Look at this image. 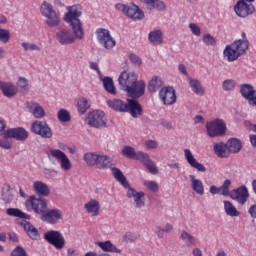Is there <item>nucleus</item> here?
<instances>
[{
    "instance_id": "f257e3e1",
    "label": "nucleus",
    "mask_w": 256,
    "mask_h": 256,
    "mask_svg": "<svg viewBox=\"0 0 256 256\" xmlns=\"http://www.w3.org/2000/svg\"><path fill=\"white\" fill-rule=\"evenodd\" d=\"M247 50V41H234L223 50V58L226 59L228 63H233V61H237L241 55H245Z\"/></svg>"
},
{
    "instance_id": "f03ea898",
    "label": "nucleus",
    "mask_w": 256,
    "mask_h": 256,
    "mask_svg": "<svg viewBox=\"0 0 256 256\" xmlns=\"http://www.w3.org/2000/svg\"><path fill=\"white\" fill-rule=\"evenodd\" d=\"M25 207L28 211H33L36 215H39L41 219L49 208V200L43 197L37 198L30 196V198L25 201Z\"/></svg>"
},
{
    "instance_id": "7ed1b4c3",
    "label": "nucleus",
    "mask_w": 256,
    "mask_h": 256,
    "mask_svg": "<svg viewBox=\"0 0 256 256\" xmlns=\"http://www.w3.org/2000/svg\"><path fill=\"white\" fill-rule=\"evenodd\" d=\"M40 11L42 16L45 17V23L48 27H59L61 17L53 9V5L49 4L47 1H44L40 6Z\"/></svg>"
},
{
    "instance_id": "20e7f679",
    "label": "nucleus",
    "mask_w": 256,
    "mask_h": 256,
    "mask_svg": "<svg viewBox=\"0 0 256 256\" xmlns=\"http://www.w3.org/2000/svg\"><path fill=\"white\" fill-rule=\"evenodd\" d=\"M115 9L117 11H122L126 17L132 19V21H141V19H145V12L139 8V6L132 4V5H125V4H116Z\"/></svg>"
},
{
    "instance_id": "39448f33",
    "label": "nucleus",
    "mask_w": 256,
    "mask_h": 256,
    "mask_svg": "<svg viewBox=\"0 0 256 256\" xmlns=\"http://www.w3.org/2000/svg\"><path fill=\"white\" fill-rule=\"evenodd\" d=\"M46 155L49 161H53V159L59 161L60 167L63 171H71V160H69V157H67L65 152L61 151L60 149L49 148Z\"/></svg>"
},
{
    "instance_id": "423d86ee",
    "label": "nucleus",
    "mask_w": 256,
    "mask_h": 256,
    "mask_svg": "<svg viewBox=\"0 0 256 256\" xmlns=\"http://www.w3.org/2000/svg\"><path fill=\"white\" fill-rule=\"evenodd\" d=\"M86 123L89 127H94V129H103V127H107V117L105 116V112L94 110L89 112Z\"/></svg>"
},
{
    "instance_id": "0eeeda50",
    "label": "nucleus",
    "mask_w": 256,
    "mask_h": 256,
    "mask_svg": "<svg viewBox=\"0 0 256 256\" xmlns=\"http://www.w3.org/2000/svg\"><path fill=\"white\" fill-rule=\"evenodd\" d=\"M30 131L34 133V135H39L42 139H51L53 137V130L45 121H34L31 124Z\"/></svg>"
},
{
    "instance_id": "6e6552de",
    "label": "nucleus",
    "mask_w": 256,
    "mask_h": 256,
    "mask_svg": "<svg viewBox=\"0 0 256 256\" xmlns=\"http://www.w3.org/2000/svg\"><path fill=\"white\" fill-rule=\"evenodd\" d=\"M96 36L98 43L106 49H113L117 45L115 38L111 36V32L105 28H98L96 30Z\"/></svg>"
},
{
    "instance_id": "1a4fd4ad",
    "label": "nucleus",
    "mask_w": 256,
    "mask_h": 256,
    "mask_svg": "<svg viewBox=\"0 0 256 256\" xmlns=\"http://www.w3.org/2000/svg\"><path fill=\"white\" fill-rule=\"evenodd\" d=\"M63 219V211L59 208H47L40 220L48 225H57Z\"/></svg>"
},
{
    "instance_id": "9d476101",
    "label": "nucleus",
    "mask_w": 256,
    "mask_h": 256,
    "mask_svg": "<svg viewBox=\"0 0 256 256\" xmlns=\"http://www.w3.org/2000/svg\"><path fill=\"white\" fill-rule=\"evenodd\" d=\"M44 239L50 245H53L55 249L61 250L65 247V237L59 231L50 230L44 234Z\"/></svg>"
},
{
    "instance_id": "9b49d317",
    "label": "nucleus",
    "mask_w": 256,
    "mask_h": 256,
    "mask_svg": "<svg viewBox=\"0 0 256 256\" xmlns=\"http://www.w3.org/2000/svg\"><path fill=\"white\" fill-rule=\"evenodd\" d=\"M207 134L209 137H219L221 135H225V131L227 126L225 122L221 119H216L212 122H208L206 124Z\"/></svg>"
},
{
    "instance_id": "f8f14e48",
    "label": "nucleus",
    "mask_w": 256,
    "mask_h": 256,
    "mask_svg": "<svg viewBox=\"0 0 256 256\" xmlns=\"http://www.w3.org/2000/svg\"><path fill=\"white\" fill-rule=\"evenodd\" d=\"M137 80H138L137 73L127 72L125 70L120 74L118 78L119 85L121 89H123V91H128L130 87H132L133 85H135V83H137Z\"/></svg>"
},
{
    "instance_id": "ddd939ff",
    "label": "nucleus",
    "mask_w": 256,
    "mask_h": 256,
    "mask_svg": "<svg viewBox=\"0 0 256 256\" xmlns=\"http://www.w3.org/2000/svg\"><path fill=\"white\" fill-rule=\"evenodd\" d=\"M159 98L164 105H173L177 103V94L171 86L162 87L159 91Z\"/></svg>"
},
{
    "instance_id": "4468645a",
    "label": "nucleus",
    "mask_w": 256,
    "mask_h": 256,
    "mask_svg": "<svg viewBox=\"0 0 256 256\" xmlns=\"http://www.w3.org/2000/svg\"><path fill=\"white\" fill-rule=\"evenodd\" d=\"M234 11L238 17H249L255 13V6L244 2V0H239L234 6Z\"/></svg>"
},
{
    "instance_id": "2eb2a0df",
    "label": "nucleus",
    "mask_w": 256,
    "mask_h": 256,
    "mask_svg": "<svg viewBox=\"0 0 256 256\" xmlns=\"http://www.w3.org/2000/svg\"><path fill=\"white\" fill-rule=\"evenodd\" d=\"M56 41L60 43V45H72V43H75V37H73L71 30L58 28L56 31Z\"/></svg>"
},
{
    "instance_id": "dca6fc26",
    "label": "nucleus",
    "mask_w": 256,
    "mask_h": 256,
    "mask_svg": "<svg viewBox=\"0 0 256 256\" xmlns=\"http://www.w3.org/2000/svg\"><path fill=\"white\" fill-rule=\"evenodd\" d=\"M228 196L234 201H237L240 205H245L247 199H249V190L247 189V186L242 185L239 188L232 190Z\"/></svg>"
},
{
    "instance_id": "f3484780",
    "label": "nucleus",
    "mask_w": 256,
    "mask_h": 256,
    "mask_svg": "<svg viewBox=\"0 0 256 256\" xmlns=\"http://www.w3.org/2000/svg\"><path fill=\"white\" fill-rule=\"evenodd\" d=\"M126 196L128 199H134V204L136 209H143L145 207V192H138L135 188L131 186L127 188Z\"/></svg>"
},
{
    "instance_id": "a211bd4d",
    "label": "nucleus",
    "mask_w": 256,
    "mask_h": 256,
    "mask_svg": "<svg viewBox=\"0 0 256 256\" xmlns=\"http://www.w3.org/2000/svg\"><path fill=\"white\" fill-rule=\"evenodd\" d=\"M126 107V113H129L133 119H137V117L143 115V106L135 98L127 99Z\"/></svg>"
},
{
    "instance_id": "6ab92c4d",
    "label": "nucleus",
    "mask_w": 256,
    "mask_h": 256,
    "mask_svg": "<svg viewBox=\"0 0 256 256\" xmlns=\"http://www.w3.org/2000/svg\"><path fill=\"white\" fill-rule=\"evenodd\" d=\"M126 93L132 99H139V97H143V95H145V81L136 80V82L128 88Z\"/></svg>"
},
{
    "instance_id": "aec40b11",
    "label": "nucleus",
    "mask_w": 256,
    "mask_h": 256,
    "mask_svg": "<svg viewBox=\"0 0 256 256\" xmlns=\"http://www.w3.org/2000/svg\"><path fill=\"white\" fill-rule=\"evenodd\" d=\"M66 9L68 11L64 16V21L66 22L80 20L79 18L83 15V7L79 4L68 6Z\"/></svg>"
},
{
    "instance_id": "412c9836",
    "label": "nucleus",
    "mask_w": 256,
    "mask_h": 256,
    "mask_svg": "<svg viewBox=\"0 0 256 256\" xmlns=\"http://www.w3.org/2000/svg\"><path fill=\"white\" fill-rule=\"evenodd\" d=\"M0 91H2L4 97L12 99L19 93V88L13 82L0 81Z\"/></svg>"
},
{
    "instance_id": "4be33fe9",
    "label": "nucleus",
    "mask_w": 256,
    "mask_h": 256,
    "mask_svg": "<svg viewBox=\"0 0 256 256\" xmlns=\"http://www.w3.org/2000/svg\"><path fill=\"white\" fill-rule=\"evenodd\" d=\"M66 23H69L72 29L74 41H82V39H85V30H83V23H81V20H74Z\"/></svg>"
},
{
    "instance_id": "5701e85b",
    "label": "nucleus",
    "mask_w": 256,
    "mask_h": 256,
    "mask_svg": "<svg viewBox=\"0 0 256 256\" xmlns=\"http://www.w3.org/2000/svg\"><path fill=\"white\" fill-rule=\"evenodd\" d=\"M7 135L16 141H27L29 139V132L23 127L8 128Z\"/></svg>"
},
{
    "instance_id": "b1692460",
    "label": "nucleus",
    "mask_w": 256,
    "mask_h": 256,
    "mask_svg": "<svg viewBox=\"0 0 256 256\" xmlns=\"http://www.w3.org/2000/svg\"><path fill=\"white\" fill-rule=\"evenodd\" d=\"M229 187H231V180L226 179L221 187L215 185L210 186L209 193L211 195H223V197H229Z\"/></svg>"
},
{
    "instance_id": "393cba45",
    "label": "nucleus",
    "mask_w": 256,
    "mask_h": 256,
    "mask_svg": "<svg viewBox=\"0 0 256 256\" xmlns=\"http://www.w3.org/2000/svg\"><path fill=\"white\" fill-rule=\"evenodd\" d=\"M184 157L187 163L190 165V167H193V169H197V171H199L200 173H205V171H207V168H205L203 164L199 163L197 159H195L191 150L185 149Z\"/></svg>"
},
{
    "instance_id": "a878e982",
    "label": "nucleus",
    "mask_w": 256,
    "mask_h": 256,
    "mask_svg": "<svg viewBox=\"0 0 256 256\" xmlns=\"http://www.w3.org/2000/svg\"><path fill=\"white\" fill-rule=\"evenodd\" d=\"M26 107L35 119H43L45 117V109H43L41 104L31 101L26 103Z\"/></svg>"
},
{
    "instance_id": "bb28decb",
    "label": "nucleus",
    "mask_w": 256,
    "mask_h": 256,
    "mask_svg": "<svg viewBox=\"0 0 256 256\" xmlns=\"http://www.w3.org/2000/svg\"><path fill=\"white\" fill-rule=\"evenodd\" d=\"M84 209L88 215L97 217V215H99V211H101V203L98 200L91 198L84 204Z\"/></svg>"
},
{
    "instance_id": "cd10ccee",
    "label": "nucleus",
    "mask_w": 256,
    "mask_h": 256,
    "mask_svg": "<svg viewBox=\"0 0 256 256\" xmlns=\"http://www.w3.org/2000/svg\"><path fill=\"white\" fill-rule=\"evenodd\" d=\"M18 223L19 225H21V227H23L24 231H26L30 239H33L35 241L39 239V230L33 224H31L27 220H21V221H18Z\"/></svg>"
},
{
    "instance_id": "c85d7f7f",
    "label": "nucleus",
    "mask_w": 256,
    "mask_h": 256,
    "mask_svg": "<svg viewBox=\"0 0 256 256\" xmlns=\"http://www.w3.org/2000/svg\"><path fill=\"white\" fill-rule=\"evenodd\" d=\"M33 191L39 195V197H49V195H51L49 186L42 181H35L33 183Z\"/></svg>"
},
{
    "instance_id": "c756f323",
    "label": "nucleus",
    "mask_w": 256,
    "mask_h": 256,
    "mask_svg": "<svg viewBox=\"0 0 256 256\" xmlns=\"http://www.w3.org/2000/svg\"><path fill=\"white\" fill-rule=\"evenodd\" d=\"M141 3H143L149 11H153V9H156V11H165V9H167L165 2L161 0H141Z\"/></svg>"
},
{
    "instance_id": "7c9ffc66",
    "label": "nucleus",
    "mask_w": 256,
    "mask_h": 256,
    "mask_svg": "<svg viewBox=\"0 0 256 256\" xmlns=\"http://www.w3.org/2000/svg\"><path fill=\"white\" fill-rule=\"evenodd\" d=\"M189 179L191 181V189L194 190L197 195H205V186L203 185V181L197 179L193 174L189 175Z\"/></svg>"
},
{
    "instance_id": "2f4dec72",
    "label": "nucleus",
    "mask_w": 256,
    "mask_h": 256,
    "mask_svg": "<svg viewBox=\"0 0 256 256\" xmlns=\"http://www.w3.org/2000/svg\"><path fill=\"white\" fill-rule=\"evenodd\" d=\"M214 153L220 159H227V157L230 155L227 143L225 144V142H217L214 144Z\"/></svg>"
},
{
    "instance_id": "473e14b6",
    "label": "nucleus",
    "mask_w": 256,
    "mask_h": 256,
    "mask_svg": "<svg viewBox=\"0 0 256 256\" xmlns=\"http://www.w3.org/2000/svg\"><path fill=\"white\" fill-rule=\"evenodd\" d=\"M107 105L110 109H113L118 113H126L127 111V102H124L121 99L108 100Z\"/></svg>"
},
{
    "instance_id": "72a5a7b5",
    "label": "nucleus",
    "mask_w": 256,
    "mask_h": 256,
    "mask_svg": "<svg viewBox=\"0 0 256 256\" xmlns=\"http://www.w3.org/2000/svg\"><path fill=\"white\" fill-rule=\"evenodd\" d=\"M148 41L152 45H163V31L155 29L149 32Z\"/></svg>"
},
{
    "instance_id": "f704fd0d",
    "label": "nucleus",
    "mask_w": 256,
    "mask_h": 256,
    "mask_svg": "<svg viewBox=\"0 0 256 256\" xmlns=\"http://www.w3.org/2000/svg\"><path fill=\"white\" fill-rule=\"evenodd\" d=\"M97 247L102 249L105 253H121V249L117 248L111 240L104 242H96Z\"/></svg>"
},
{
    "instance_id": "c9c22d12",
    "label": "nucleus",
    "mask_w": 256,
    "mask_h": 256,
    "mask_svg": "<svg viewBox=\"0 0 256 256\" xmlns=\"http://www.w3.org/2000/svg\"><path fill=\"white\" fill-rule=\"evenodd\" d=\"M111 171L114 179H116V181L121 183V185H123L125 189H128V187H131V185L129 184V181H127V178L125 177L121 169L117 167H112Z\"/></svg>"
},
{
    "instance_id": "e433bc0d",
    "label": "nucleus",
    "mask_w": 256,
    "mask_h": 256,
    "mask_svg": "<svg viewBox=\"0 0 256 256\" xmlns=\"http://www.w3.org/2000/svg\"><path fill=\"white\" fill-rule=\"evenodd\" d=\"M96 166L97 169H109V167H113V160L105 154H98Z\"/></svg>"
},
{
    "instance_id": "4c0bfd02",
    "label": "nucleus",
    "mask_w": 256,
    "mask_h": 256,
    "mask_svg": "<svg viewBox=\"0 0 256 256\" xmlns=\"http://www.w3.org/2000/svg\"><path fill=\"white\" fill-rule=\"evenodd\" d=\"M227 147H228V151L229 153H239V151H241V149L243 148V143L241 142V140L237 139V138H230L227 143H226Z\"/></svg>"
},
{
    "instance_id": "58836bf2",
    "label": "nucleus",
    "mask_w": 256,
    "mask_h": 256,
    "mask_svg": "<svg viewBox=\"0 0 256 256\" xmlns=\"http://www.w3.org/2000/svg\"><path fill=\"white\" fill-rule=\"evenodd\" d=\"M189 85L196 95H199L200 97H203L205 95V89L201 85V82L197 79L189 78Z\"/></svg>"
},
{
    "instance_id": "ea45409f",
    "label": "nucleus",
    "mask_w": 256,
    "mask_h": 256,
    "mask_svg": "<svg viewBox=\"0 0 256 256\" xmlns=\"http://www.w3.org/2000/svg\"><path fill=\"white\" fill-rule=\"evenodd\" d=\"M240 93L242 97L245 98L246 101H248L249 99H251V97H253V95H255V88L251 84H241Z\"/></svg>"
},
{
    "instance_id": "a19ab883",
    "label": "nucleus",
    "mask_w": 256,
    "mask_h": 256,
    "mask_svg": "<svg viewBox=\"0 0 256 256\" xmlns=\"http://www.w3.org/2000/svg\"><path fill=\"white\" fill-rule=\"evenodd\" d=\"M163 87V80L157 76H153L148 84L150 93H157Z\"/></svg>"
},
{
    "instance_id": "79ce46f5",
    "label": "nucleus",
    "mask_w": 256,
    "mask_h": 256,
    "mask_svg": "<svg viewBox=\"0 0 256 256\" xmlns=\"http://www.w3.org/2000/svg\"><path fill=\"white\" fill-rule=\"evenodd\" d=\"M103 83V87L107 93L110 95H117V91L115 90V84L113 83V78L111 77H104L101 79Z\"/></svg>"
},
{
    "instance_id": "37998d69",
    "label": "nucleus",
    "mask_w": 256,
    "mask_h": 256,
    "mask_svg": "<svg viewBox=\"0 0 256 256\" xmlns=\"http://www.w3.org/2000/svg\"><path fill=\"white\" fill-rule=\"evenodd\" d=\"M2 201L4 203H11L13 201V189L9 184H4L2 187Z\"/></svg>"
},
{
    "instance_id": "c03bdc74",
    "label": "nucleus",
    "mask_w": 256,
    "mask_h": 256,
    "mask_svg": "<svg viewBox=\"0 0 256 256\" xmlns=\"http://www.w3.org/2000/svg\"><path fill=\"white\" fill-rule=\"evenodd\" d=\"M90 107H91V104L89 103V100L87 98L81 97L77 100V109L80 115H85V113H87V110Z\"/></svg>"
},
{
    "instance_id": "a18cd8bd",
    "label": "nucleus",
    "mask_w": 256,
    "mask_h": 256,
    "mask_svg": "<svg viewBox=\"0 0 256 256\" xmlns=\"http://www.w3.org/2000/svg\"><path fill=\"white\" fill-rule=\"evenodd\" d=\"M6 214L9 217H19V219H31V215L26 214L18 208H8L6 209Z\"/></svg>"
},
{
    "instance_id": "49530a36",
    "label": "nucleus",
    "mask_w": 256,
    "mask_h": 256,
    "mask_svg": "<svg viewBox=\"0 0 256 256\" xmlns=\"http://www.w3.org/2000/svg\"><path fill=\"white\" fill-rule=\"evenodd\" d=\"M83 159L89 167H95L99 159V154L96 152H88L84 154Z\"/></svg>"
},
{
    "instance_id": "de8ad7c7",
    "label": "nucleus",
    "mask_w": 256,
    "mask_h": 256,
    "mask_svg": "<svg viewBox=\"0 0 256 256\" xmlns=\"http://www.w3.org/2000/svg\"><path fill=\"white\" fill-rule=\"evenodd\" d=\"M224 211L229 217H239L240 213L230 201H224Z\"/></svg>"
},
{
    "instance_id": "09e8293b",
    "label": "nucleus",
    "mask_w": 256,
    "mask_h": 256,
    "mask_svg": "<svg viewBox=\"0 0 256 256\" xmlns=\"http://www.w3.org/2000/svg\"><path fill=\"white\" fill-rule=\"evenodd\" d=\"M180 239L185 242L186 247H193L195 245V237L186 230L181 231Z\"/></svg>"
},
{
    "instance_id": "8fccbe9b",
    "label": "nucleus",
    "mask_w": 256,
    "mask_h": 256,
    "mask_svg": "<svg viewBox=\"0 0 256 256\" xmlns=\"http://www.w3.org/2000/svg\"><path fill=\"white\" fill-rule=\"evenodd\" d=\"M18 89H21L22 93H29V81L25 77H19L16 83Z\"/></svg>"
},
{
    "instance_id": "3c124183",
    "label": "nucleus",
    "mask_w": 256,
    "mask_h": 256,
    "mask_svg": "<svg viewBox=\"0 0 256 256\" xmlns=\"http://www.w3.org/2000/svg\"><path fill=\"white\" fill-rule=\"evenodd\" d=\"M0 147L1 149H13V141L11 140V136H2L0 138Z\"/></svg>"
},
{
    "instance_id": "603ef678",
    "label": "nucleus",
    "mask_w": 256,
    "mask_h": 256,
    "mask_svg": "<svg viewBox=\"0 0 256 256\" xmlns=\"http://www.w3.org/2000/svg\"><path fill=\"white\" fill-rule=\"evenodd\" d=\"M57 117L61 123H69L71 121V114L65 109L59 110Z\"/></svg>"
},
{
    "instance_id": "864d4df0",
    "label": "nucleus",
    "mask_w": 256,
    "mask_h": 256,
    "mask_svg": "<svg viewBox=\"0 0 256 256\" xmlns=\"http://www.w3.org/2000/svg\"><path fill=\"white\" fill-rule=\"evenodd\" d=\"M122 155L124 157H128V159H135V157L137 155V151H135V148H133L131 146H125L122 149Z\"/></svg>"
},
{
    "instance_id": "5fc2aeb1",
    "label": "nucleus",
    "mask_w": 256,
    "mask_h": 256,
    "mask_svg": "<svg viewBox=\"0 0 256 256\" xmlns=\"http://www.w3.org/2000/svg\"><path fill=\"white\" fill-rule=\"evenodd\" d=\"M202 41L207 47H215L217 45V40L211 34H204Z\"/></svg>"
},
{
    "instance_id": "6e6d98bb",
    "label": "nucleus",
    "mask_w": 256,
    "mask_h": 256,
    "mask_svg": "<svg viewBox=\"0 0 256 256\" xmlns=\"http://www.w3.org/2000/svg\"><path fill=\"white\" fill-rule=\"evenodd\" d=\"M144 167L151 173L152 175H157L159 173V169H157V164L151 158L144 164Z\"/></svg>"
},
{
    "instance_id": "4d7b16f0",
    "label": "nucleus",
    "mask_w": 256,
    "mask_h": 256,
    "mask_svg": "<svg viewBox=\"0 0 256 256\" xmlns=\"http://www.w3.org/2000/svg\"><path fill=\"white\" fill-rule=\"evenodd\" d=\"M236 85H237V82H235V80L226 79L222 83V89L224 91H233V89H235Z\"/></svg>"
},
{
    "instance_id": "13d9d810",
    "label": "nucleus",
    "mask_w": 256,
    "mask_h": 256,
    "mask_svg": "<svg viewBox=\"0 0 256 256\" xmlns=\"http://www.w3.org/2000/svg\"><path fill=\"white\" fill-rule=\"evenodd\" d=\"M136 161H141L143 165H145L151 158L149 157V154L143 152V151H138L136 152V156L134 157Z\"/></svg>"
},
{
    "instance_id": "bf43d9fd",
    "label": "nucleus",
    "mask_w": 256,
    "mask_h": 256,
    "mask_svg": "<svg viewBox=\"0 0 256 256\" xmlns=\"http://www.w3.org/2000/svg\"><path fill=\"white\" fill-rule=\"evenodd\" d=\"M11 39V32L9 30L0 28V43H9Z\"/></svg>"
},
{
    "instance_id": "052dcab7",
    "label": "nucleus",
    "mask_w": 256,
    "mask_h": 256,
    "mask_svg": "<svg viewBox=\"0 0 256 256\" xmlns=\"http://www.w3.org/2000/svg\"><path fill=\"white\" fill-rule=\"evenodd\" d=\"M144 186L147 187L149 191H152V193H157V191H159V184L155 181H144Z\"/></svg>"
},
{
    "instance_id": "680f3d73",
    "label": "nucleus",
    "mask_w": 256,
    "mask_h": 256,
    "mask_svg": "<svg viewBox=\"0 0 256 256\" xmlns=\"http://www.w3.org/2000/svg\"><path fill=\"white\" fill-rule=\"evenodd\" d=\"M8 132L9 128H7V121L0 119V137H9L7 134Z\"/></svg>"
},
{
    "instance_id": "e2e57ef3",
    "label": "nucleus",
    "mask_w": 256,
    "mask_h": 256,
    "mask_svg": "<svg viewBox=\"0 0 256 256\" xmlns=\"http://www.w3.org/2000/svg\"><path fill=\"white\" fill-rule=\"evenodd\" d=\"M22 47L25 51H41V48L37 44H29L27 42L22 43Z\"/></svg>"
},
{
    "instance_id": "0e129e2a",
    "label": "nucleus",
    "mask_w": 256,
    "mask_h": 256,
    "mask_svg": "<svg viewBox=\"0 0 256 256\" xmlns=\"http://www.w3.org/2000/svg\"><path fill=\"white\" fill-rule=\"evenodd\" d=\"M129 59L133 65H136L137 67H140V65L143 63L141 60V57L137 56V54L130 53Z\"/></svg>"
},
{
    "instance_id": "69168bd1",
    "label": "nucleus",
    "mask_w": 256,
    "mask_h": 256,
    "mask_svg": "<svg viewBox=\"0 0 256 256\" xmlns=\"http://www.w3.org/2000/svg\"><path fill=\"white\" fill-rule=\"evenodd\" d=\"M10 256H27V252L21 246H17L10 254Z\"/></svg>"
},
{
    "instance_id": "338daca9",
    "label": "nucleus",
    "mask_w": 256,
    "mask_h": 256,
    "mask_svg": "<svg viewBox=\"0 0 256 256\" xmlns=\"http://www.w3.org/2000/svg\"><path fill=\"white\" fill-rule=\"evenodd\" d=\"M189 29L191 33H193V35H196V37H199L201 35V28L197 24L190 23Z\"/></svg>"
},
{
    "instance_id": "774afa93",
    "label": "nucleus",
    "mask_w": 256,
    "mask_h": 256,
    "mask_svg": "<svg viewBox=\"0 0 256 256\" xmlns=\"http://www.w3.org/2000/svg\"><path fill=\"white\" fill-rule=\"evenodd\" d=\"M146 149H157L159 147V142L155 140H148L144 143Z\"/></svg>"
}]
</instances>
